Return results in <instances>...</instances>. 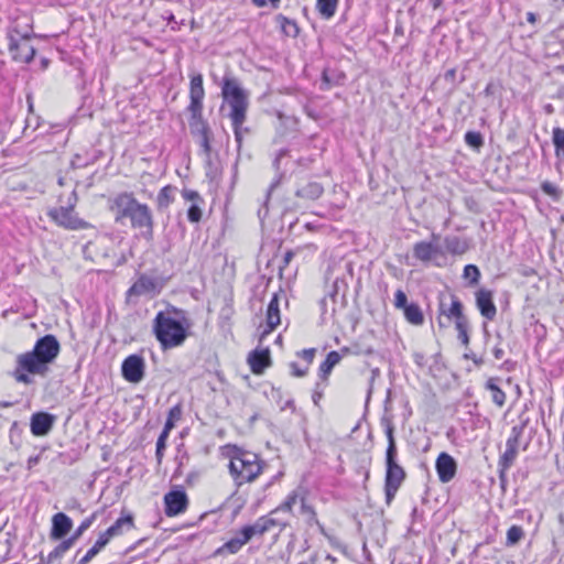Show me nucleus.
<instances>
[{"instance_id": "obj_1", "label": "nucleus", "mask_w": 564, "mask_h": 564, "mask_svg": "<svg viewBox=\"0 0 564 564\" xmlns=\"http://www.w3.org/2000/svg\"><path fill=\"white\" fill-rule=\"evenodd\" d=\"M59 351L61 345L54 335L47 334L39 338L31 351L17 356L13 378L20 383L30 384V375L45 377Z\"/></svg>"}, {"instance_id": "obj_15", "label": "nucleus", "mask_w": 564, "mask_h": 564, "mask_svg": "<svg viewBox=\"0 0 564 564\" xmlns=\"http://www.w3.org/2000/svg\"><path fill=\"white\" fill-rule=\"evenodd\" d=\"M273 514L263 516L257 519V521L253 524L246 525L243 529L247 531V533L252 539L257 535H263L265 532L270 531L272 528L275 527H285L286 523L282 522L275 518L272 517Z\"/></svg>"}, {"instance_id": "obj_18", "label": "nucleus", "mask_w": 564, "mask_h": 564, "mask_svg": "<svg viewBox=\"0 0 564 564\" xmlns=\"http://www.w3.org/2000/svg\"><path fill=\"white\" fill-rule=\"evenodd\" d=\"M182 196L185 200L191 202V206L187 210V218L191 223H198L202 219V205L204 199L196 191L184 189Z\"/></svg>"}, {"instance_id": "obj_46", "label": "nucleus", "mask_w": 564, "mask_h": 564, "mask_svg": "<svg viewBox=\"0 0 564 564\" xmlns=\"http://www.w3.org/2000/svg\"><path fill=\"white\" fill-rule=\"evenodd\" d=\"M543 193L554 198H558L560 191L558 188L551 182H543L541 185Z\"/></svg>"}, {"instance_id": "obj_24", "label": "nucleus", "mask_w": 564, "mask_h": 564, "mask_svg": "<svg viewBox=\"0 0 564 564\" xmlns=\"http://www.w3.org/2000/svg\"><path fill=\"white\" fill-rule=\"evenodd\" d=\"M191 112L189 119V129L193 135L200 137L204 134H210V130L206 121L203 119L202 111L197 113L195 111Z\"/></svg>"}, {"instance_id": "obj_8", "label": "nucleus", "mask_w": 564, "mask_h": 564, "mask_svg": "<svg viewBox=\"0 0 564 564\" xmlns=\"http://www.w3.org/2000/svg\"><path fill=\"white\" fill-rule=\"evenodd\" d=\"M140 204L132 193L123 192L115 196L111 200V209L116 213V220L130 219Z\"/></svg>"}, {"instance_id": "obj_53", "label": "nucleus", "mask_w": 564, "mask_h": 564, "mask_svg": "<svg viewBox=\"0 0 564 564\" xmlns=\"http://www.w3.org/2000/svg\"><path fill=\"white\" fill-rule=\"evenodd\" d=\"M299 355L306 362V366L310 367V365L313 362L314 357H315V349L314 348L303 349Z\"/></svg>"}, {"instance_id": "obj_3", "label": "nucleus", "mask_w": 564, "mask_h": 564, "mask_svg": "<svg viewBox=\"0 0 564 564\" xmlns=\"http://www.w3.org/2000/svg\"><path fill=\"white\" fill-rule=\"evenodd\" d=\"M221 95L229 108L228 117L232 123L236 141L241 144L243 133L247 132V129H243L242 126L247 119L249 108V93L240 85L238 79L225 77Z\"/></svg>"}, {"instance_id": "obj_22", "label": "nucleus", "mask_w": 564, "mask_h": 564, "mask_svg": "<svg viewBox=\"0 0 564 564\" xmlns=\"http://www.w3.org/2000/svg\"><path fill=\"white\" fill-rule=\"evenodd\" d=\"M265 319L268 328L262 333V336L271 333L281 322L278 294H274L268 304Z\"/></svg>"}, {"instance_id": "obj_43", "label": "nucleus", "mask_w": 564, "mask_h": 564, "mask_svg": "<svg viewBox=\"0 0 564 564\" xmlns=\"http://www.w3.org/2000/svg\"><path fill=\"white\" fill-rule=\"evenodd\" d=\"M457 332H458V339L462 341L464 346H467L469 344V336H468V328L469 324L468 321L456 323L455 325Z\"/></svg>"}, {"instance_id": "obj_14", "label": "nucleus", "mask_w": 564, "mask_h": 564, "mask_svg": "<svg viewBox=\"0 0 564 564\" xmlns=\"http://www.w3.org/2000/svg\"><path fill=\"white\" fill-rule=\"evenodd\" d=\"M205 96V90L203 86V76L200 74H196L191 78L189 86V106L188 111H203V99Z\"/></svg>"}, {"instance_id": "obj_10", "label": "nucleus", "mask_w": 564, "mask_h": 564, "mask_svg": "<svg viewBox=\"0 0 564 564\" xmlns=\"http://www.w3.org/2000/svg\"><path fill=\"white\" fill-rule=\"evenodd\" d=\"M165 514L175 517L184 513L188 507V498L184 490H172L164 496Z\"/></svg>"}, {"instance_id": "obj_42", "label": "nucleus", "mask_w": 564, "mask_h": 564, "mask_svg": "<svg viewBox=\"0 0 564 564\" xmlns=\"http://www.w3.org/2000/svg\"><path fill=\"white\" fill-rule=\"evenodd\" d=\"M464 278L468 279L471 284H476L479 281L480 271H479V269L476 265L467 264L464 268Z\"/></svg>"}, {"instance_id": "obj_49", "label": "nucleus", "mask_w": 564, "mask_h": 564, "mask_svg": "<svg viewBox=\"0 0 564 564\" xmlns=\"http://www.w3.org/2000/svg\"><path fill=\"white\" fill-rule=\"evenodd\" d=\"M197 139L204 154L208 156L210 153V134H204L197 137Z\"/></svg>"}, {"instance_id": "obj_63", "label": "nucleus", "mask_w": 564, "mask_h": 564, "mask_svg": "<svg viewBox=\"0 0 564 564\" xmlns=\"http://www.w3.org/2000/svg\"><path fill=\"white\" fill-rule=\"evenodd\" d=\"M485 95L489 96L492 94V85L488 84L484 90Z\"/></svg>"}, {"instance_id": "obj_6", "label": "nucleus", "mask_w": 564, "mask_h": 564, "mask_svg": "<svg viewBox=\"0 0 564 564\" xmlns=\"http://www.w3.org/2000/svg\"><path fill=\"white\" fill-rule=\"evenodd\" d=\"M74 196V203H69L66 207H54L48 209L47 216L59 227H63L68 230H78L85 229L88 227V224L80 219L74 212L76 195Z\"/></svg>"}, {"instance_id": "obj_32", "label": "nucleus", "mask_w": 564, "mask_h": 564, "mask_svg": "<svg viewBox=\"0 0 564 564\" xmlns=\"http://www.w3.org/2000/svg\"><path fill=\"white\" fill-rule=\"evenodd\" d=\"M133 525V519L131 516H126L119 518L111 527H109L108 534H112L113 536L122 533L123 528L130 529Z\"/></svg>"}, {"instance_id": "obj_52", "label": "nucleus", "mask_w": 564, "mask_h": 564, "mask_svg": "<svg viewBox=\"0 0 564 564\" xmlns=\"http://www.w3.org/2000/svg\"><path fill=\"white\" fill-rule=\"evenodd\" d=\"M113 535L112 534H108V530H106L105 532L100 533L99 534V538L98 540L95 542V544L100 549L102 550L107 544L108 542L110 541V539L112 538Z\"/></svg>"}, {"instance_id": "obj_2", "label": "nucleus", "mask_w": 564, "mask_h": 564, "mask_svg": "<svg viewBox=\"0 0 564 564\" xmlns=\"http://www.w3.org/2000/svg\"><path fill=\"white\" fill-rule=\"evenodd\" d=\"M189 328L186 312L175 306L160 311L152 323V332L163 350L182 346Z\"/></svg>"}, {"instance_id": "obj_19", "label": "nucleus", "mask_w": 564, "mask_h": 564, "mask_svg": "<svg viewBox=\"0 0 564 564\" xmlns=\"http://www.w3.org/2000/svg\"><path fill=\"white\" fill-rule=\"evenodd\" d=\"M73 528L72 519L63 513H55L52 518L51 538L54 540H61L67 535Z\"/></svg>"}, {"instance_id": "obj_47", "label": "nucleus", "mask_w": 564, "mask_h": 564, "mask_svg": "<svg viewBox=\"0 0 564 564\" xmlns=\"http://www.w3.org/2000/svg\"><path fill=\"white\" fill-rule=\"evenodd\" d=\"M101 550L94 544L87 553L79 560L78 564H88Z\"/></svg>"}, {"instance_id": "obj_33", "label": "nucleus", "mask_w": 564, "mask_h": 564, "mask_svg": "<svg viewBox=\"0 0 564 564\" xmlns=\"http://www.w3.org/2000/svg\"><path fill=\"white\" fill-rule=\"evenodd\" d=\"M445 248L453 254H462L466 251V243L458 237H446L444 240Z\"/></svg>"}, {"instance_id": "obj_17", "label": "nucleus", "mask_w": 564, "mask_h": 564, "mask_svg": "<svg viewBox=\"0 0 564 564\" xmlns=\"http://www.w3.org/2000/svg\"><path fill=\"white\" fill-rule=\"evenodd\" d=\"M476 305L480 314L488 321L497 315V308L492 300V292L481 289L476 293Z\"/></svg>"}, {"instance_id": "obj_5", "label": "nucleus", "mask_w": 564, "mask_h": 564, "mask_svg": "<svg viewBox=\"0 0 564 564\" xmlns=\"http://www.w3.org/2000/svg\"><path fill=\"white\" fill-rule=\"evenodd\" d=\"M394 426L392 423H386V435L388 440V447L386 452V484L401 486L405 478L404 469L397 462V445L394 440Z\"/></svg>"}, {"instance_id": "obj_59", "label": "nucleus", "mask_w": 564, "mask_h": 564, "mask_svg": "<svg viewBox=\"0 0 564 564\" xmlns=\"http://www.w3.org/2000/svg\"><path fill=\"white\" fill-rule=\"evenodd\" d=\"M164 451H165V448H160L159 449V447H156L155 457H156V460H158L159 464H161V462L163 459Z\"/></svg>"}, {"instance_id": "obj_23", "label": "nucleus", "mask_w": 564, "mask_h": 564, "mask_svg": "<svg viewBox=\"0 0 564 564\" xmlns=\"http://www.w3.org/2000/svg\"><path fill=\"white\" fill-rule=\"evenodd\" d=\"M248 362L253 373L260 375L270 364L269 350L252 351L248 357Z\"/></svg>"}, {"instance_id": "obj_50", "label": "nucleus", "mask_w": 564, "mask_h": 564, "mask_svg": "<svg viewBox=\"0 0 564 564\" xmlns=\"http://www.w3.org/2000/svg\"><path fill=\"white\" fill-rule=\"evenodd\" d=\"M399 488H400V486H398V485L384 482V494H386V500H387L388 505L392 501V499L394 498Z\"/></svg>"}, {"instance_id": "obj_35", "label": "nucleus", "mask_w": 564, "mask_h": 564, "mask_svg": "<svg viewBox=\"0 0 564 564\" xmlns=\"http://www.w3.org/2000/svg\"><path fill=\"white\" fill-rule=\"evenodd\" d=\"M174 188L172 186H164L158 195L159 208H166L173 202Z\"/></svg>"}, {"instance_id": "obj_54", "label": "nucleus", "mask_w": 564, "mask_h": 564, "mask_svg": "<svg viewBox=\"0 0 564 564\" xmlns=\"http://www.w3.org/2000/svg\"><path fill=\"white\" fill-rule=\"evenodd\" d=\"M235 538L240 542L241 546H243L251 540L250 535L243 528L236 533Z\"/></svg>"}, {"instance_id": "obj_40", "label": "nucleus", "mask_w": 564, "mask_h": 564, "mask_svg": "<svg viewBox=\"0 0 564 564\" xmlns=\"http://www.w3.org/2000/svg\"><path fill=\"white\" fill-rule=\"evenodd\" d=\"M523 433V426L516 425L511 429V434L506 442V447H511L519 451L520 437Z\"/></svg>"}, {"instance_id": "obj_48", "label": "nucleus", "mask_w": 564, "mask_h": 564, "mask_svg": "<svg viewBox=\"0 0 564 564\" xmlns=\"http://www.w3.org/2000/svg\"><path fill=\"white\" fill-rule=\"evenodd\" d=\"M394 305L397 308H402V310H404L409 305L406 295L402 290H398L395 292Z\"/></svg>"}, {"instance_id": "obj_51", "label": "nucleus", "mask_w": 564, "mask_h": 564, "mask_svg": "<svg viewBox=\"0 0 564 564\" xmlns=\"http://www.w3.org/2000/svg\"><path fill=\"white\" fill-rule=\"evenodd\" d=\"M290 368L294 377H304L308 370V366L300 367L296 362H291Z\"/></svg>"}, {"instance_id": "obj_13", "label": "nucleus", "mask_w": 564, "mask_h": 564, "mask_svg": "<svg viewBox=\"0 0 564 564\" xmlns=\"http://www.w3.org/2000/svg\"><path fill=\"white\" fill-rule=\"evenodd\" d=\"M435 468L438 479L446 484L455 477L457 463L449 454L443 452L436 458Z\"/></svg>"}, {"instance_id": "obj_20", "label": "nucleus", "mask_w": 564, "mask_h": 564, "mask_svg": "<svg viewBox=\"0 0 564 564\" xmlns=\"http://www.w3.org/2000/svg\"><path fill=\"white\" fill-rule=\"evenodd\" d=\"M440 312L441 314L445 315L448 318H455V324L468 321L463 313L462 302L454 294L451 295V305L448 307L446 306L443 300L441 301Z\"/></svg>"}, {"instance_id": "obj_11", "label": "nucleus", "mask_w": 564, "mask_h": 564, "mask_svg": "<svg viewBox=\"0 0 564 564\" xmlns=\"http://www.w3.org/2000/svg\"><path fill=\"white\" fill-rule=\"evenodd\" d=\"M133 228H145L144 237L151 239L153 236V216L152 212L145 204H140L130 217Z\"/></svg>"}, {"instance_id": "obj_44", "label": "nucleus", "mask_w": 564, "mask_h": 564, "mask_svg": "<svg viewBox=\"0 0 564 564\" xmlns=\"http://www.w3.org/2000/svg\"><path fill=\"white\" fill-rule=\"evenodd\" d=\"M465 142L473 148H480L484 141L479 132L468 131L465 134Z\"/></svg>"}, {"instance_id": "obj_30", "label": "nucleus", "mask_w": 564, "mask_h": 564, "mask_svg": "<svg viewBox=\"0 0 564 564\" xmlns=\"http://www.w3.org/2000/svg\"><path fill=\"white\" fill-rule=\"evenodd\" d=\"M341 356L337 351H330L326 356V359L319 366V372L323 378H326L333 370V368L339 364Z\"/></svg>"}, {"instance_id": "obj_57", "label": "nucleus", "mask_w": 564, "mask_h": 564, "mask_svg": "<svg viewBox=\"0 0 564 564\" xmlns=\"http://www.w3.org/2000/svg\"><path fill=\"white\" fill-rule=\"evenodd\" d=\"M280 1H281V0H252V2H253L257 7H259V8H263V7H265L268 3H271V6H272L273 8H278V7H279V4H280Z\"/></svg>"}, {"instance_id": "obj_28", "label": "nucleus", "mask_w": 564, "mask_h": 564, "mask_svg": "<svg viewBox=\"0 0 564 564\" xmlns=\"http://www.w3.org/2000/svg\"><path fill=\"white\" fill-rule=\"evenodd\" d=\"M339 0H317L316 9L324 19H330L335 15Z\"/></svg>"}, {"instance_id": "obj_45", "label": "nucleus", "mask_w": 564, "mask_h": 564, "mask_svg": "<svg viewBox=\"0 0 564 564\" xmlns=\"http://www.w3.org/2000/svg\"><path fill=\"white\" fill-rule=\"evenodd\" d=\"M95 519H96V514L94 513L90 517L83 520V522L79 524L77 530L74 532L73 538L75 540L79 539L82 536V534L91 527Z\"/></svg>"}, {"instance_id": "obj_61", "label": "nucleus", "mask_w": 564, "mask_h": 564, "mask_svg": "<svg viewBox=\"0 0 564 564\" xmlns=\"http://www.w3.org/2000/svg\"><path fill=\"white\" fill-rule=\"evenodd\" d=\"M286 154V150H281L279 152V154L276 155L275 160H274V165L278 167L279 165V162L281 160L282 156H284Z\"/></svg>"}, {"instance_id": "obj_12", "label": "nucleus", "mask_w": 564, "mask_h": 564, "mask_svg": "<svg viewBox=\"0 0 564 564\" xmlns=\"http://www.w3.org/2000/svg\"><path fill=\"white\" fill-rule=\"evenodd\" d=\"M9 51L13 59L22 63H30L35 54L34 47L31 45L28 36H22L20 40L10 39Z\"/></svg>"}, {"instance_id": "obj_37", "label": "nucleus", "mask_w": 564, "mask_h": 564, "mask_svg": "<svg viewBox=\"0 0 564 564\" xmlns=\"http://www.w3.org/2000/svg\"><path fill=\"white\" fill-rule=\"evenodd\" d=\"M553 143L555 147L556 156L564 158V129H553Z\"/></svg>"}, {"instance_id": "obj_9", "label": "nucleus", "mask_w": 564, "mask_h": 564, "mask_svg": "<svg viewBox=\"0 0 564 564\" xmlns=\"http://www.w3.org/2000/svg\"><path fill=\"white\" fill-rule=\"evenodd\" d=\"M144 359L139 355L128 356L121 366L122 377L131 383H139L144 377Z\"/></svg>"}, {"instance_id": "obj_31", "label": "nucleus", "mask_w": 564, "mask_h": 564, "mask_svg": "<svg viewBox=\"0 0 564 564\" xmlns=\"http://www.w3.org/2000/svg\"><path fill=\"white\" fill-rule=\"evenodd\" d=\"M486 388L491 392L492 402L499 408L506 403L505 392L496 384L495 379H489L486 383Z\"/></svg>"}, {"instance_id": "obj_58", "label": "nucleus", "mask_w": 564, "mask_h": 564, "mask_svg": "<svg viewBox=\"0 0 564 564\" xmlns=\"http://www.w3.org/2000/svg\"><path fill=\"white\" fill-rule=\"evenodd\" d=\"M492 354L497 360L502 359V357L505 356L503 349L498 346L494 348Z\"/></svg>"}, {"instance_id": "obj_29", "label": "nucleus", "mask_w": 564, "mask_h": 564, "mask_svg": "<svg viewBox=\"0 0 564 564\" xmlns=\"http://www.w3.org/2000/svg\"><path fill=\"white\" fill-rule=\"evenodd\" d=\"M406 321L413 325H422L424 322L423 313L417 304L411 303L404 310Z\"/></svg>"}, {"instance_id": "obj_34", "label": "nucleus", "mask_w": 564, "mask_h": 564, "mask_svg": "<svg viewBox=\"0 0 564 564\" xmlns=\"http://www.w3.org/2000/svg\"><path fill=\"white\" fill-rule=\"evenodd\" d=\"M181 416H182L181 405L177 404V405H174L173 408H171L169 411L167 419H166L163 430L170 433L174 429L175 423L181 419Z\"/></svg>"}, {"instance_id": "obj_4", "label": "nucleus", "mask_w": 564, "mask_h": 564, "mask_svg": "<svg viewBox=\"0 0 564 564\" xmlns=\"http://www.w3.org/2000/svg\"><path fill=\"white\" fill-rule=\"evenodd\" d=\"M229 474L237 487L253 482L262 473L263 465L259 456L237 446L227 447Z\"/></svg>"}, {"instance_id": "obj_26", "label": "nucleus", "mask_w": 564, "mask_h": 564, "mask_svg": "<svg viewBox=\"0 0 564 564\" xmlns=\"http://www.w3.org/2000/svg\"><path fill=\"white\" fill-rule=\"evenodd\" d=\"M518 452L519 451H517L514 448L506 447V451L500 456L498 465H499L501 480L505 478L506 471L513 465V463L518 456Z\"/></svg>"}, {"instance_id": "obj_60", "label": "nucleus", "mask_w": 564, "mask_h": 564, "mask_svg": "<svg viewBox=\"0 0 564 564\" xmlns=\"http://www.w3.org/2000/svg\"><path fill=\"white\" fill-rule=\"evenodd\" d=\"M527 21L531 24H534L536 22V15L533 12L527 13Z\"/></svg>"}, {"instance_id": "obj_27", "label": "nucleus", "mask_w": 564, "mask_h": 564, "mask_svg": "<svg viewBox=\"0 0 564 564\" xmlns=\"http://www.w3.org/2000/svg\"><path fill=\"white\" fill-rule=\"evenodd\" d=\"M301 499H304V497L301 496V494L297 490H293L292 492H290L288 495L285 500L278 508H275L273 511H271V514H275L280 511L292 512L293 507L295 505H297V503L301 505Z\"/></svg>"}, {"instance_id": "obj_41", "label": "nucleus", "mask_w": 564, "mask_h": 564, "mask_svg": "<svg viewBox=\"0 0 564 564\" xmlns=\"http://www.w3.org/2000/svg\"><path fill=\"white\" fill-rule=\"evenodd\" d=\"M524 535L523 529L519 525H512L507 531V544H517Z\"/></svg>"}, {"instance_id": "obj_62", "label": "nucleus", "mask_w": 564, "mask_h": 564, "mask_svg": "<svg viewBox=\"0 0 564 564\" xmlns=\"http://www.w3.org/2000/svg\"><path fill=\"white\" fill-rule=\"evenodd\" d=\"M466 358H470V356L466 355ZM471 359L477 366H480L484 362L481 358H477L475 356H473Z\"/></svg>"}, {"instance_id": "obj_38", "label": "nucleus", "mask_w": 564, "mask_h": 564, "mask_svg": "<svg viewBox=\"0 0 564 564\" xmlns=\"http://www.w3.org/2000/svg\"><path fill=\"white\" fill-rule=\"evenodd\" d=\"M300 513L305 518L308 525L318 523L314 509L305 502V499H301Z\"/></svg>"}, {"instance_id": "obj_64", "label": "nucleus", "mask_w": 564, "mask_h": 564, "mask_svg": "<svg viewBox=\"0 0 564 564\" xmlns=\"http://www.w3.org/2000/svg\"><path fill=\"white\" fill-rule=\"evenodd\" d=\"M431 3H432L434 9H437V8L441 7L442 0H431Z\"/></svg>"}, {"instance_id": "obj_7", "label": "nucleus", "mask_w": 564, "mask_h": 564, "mask_svg": "<svg viewBox=\"0 0 564 564\" xmlns=\"http://www.w3.org/2000/svg\"><path fill=\"white\" fill-rule=\"evenodd\" d=\"M431 238V241H419L413 246V256L421 262L427 263L444 254L438 243L440 235L432 234Z\"/></svg>"}, {"instance_id": "obj_56", "label": "nucleus", "mask_w": 564, "mask_h": 564, "mask_svg": "<svg viewBox=\"0 0 564 564\" xmlns=\"http://www.w3.org/2000/svg\"><path fill=\"white\" fill-rule=\"evenodd\" d=\"M169 435H170V433L164 430L161 432V434L156 441V447H159V449L166 448V441L169 438Z\"/></svg>"}, {"instance_id": "obj_25", "label": "nucleus", "mask_w": 564, "mask_h": 564, "mask_svg": "<svg viewBox=\"0 0 564 564\" xmlns=\"http://www.w3.org/2000/svg\"><path fill=\"white\" fill-rule=\"evenodd\" d=\"M324 188L323 186L317 182H310L305 184L304 186L297 188L296 196L306 198V199H317L323 194Z\"/></svg>"}, {"instance_id": "obj_36", "label": "nucleus", "mask_w": 564, "mask_h": 564, "mask_svg": "<svg viewBox=\"0 0 564 564\" xmlns=\"http://www.w3.org/2000/svg\"><path fill=\"white\" fill-rule=\"evenodd\" d=\"M276 20H278L282 31L286 35H291V36H296L297 35L299 28H297L296 23L293 20H290V19H288L286 17H283V15H278Z\"/></svg>"}, {"instance_id": "obj_16", "label": "nucleus", "mask_w": 564, "mask_h": 564, "mask_svg": "<svg viewBox=\"0 0 564 564\" xmlns=\"http://www.w3.org/2000/svg\"><path fill=\"white\" fill-rule=\"evenodd\" d=\"M55 416L46 412L34 413L31 417V432L34 436H45L53 429Z\"/></svg>"}, {"instance_id": "obj_55", "label": "nucleus", "mask_w": 564, "mask_h": 564, "mask_svg": "<svg viewBox=\"0 0 564 564\" xmlns=\"http://www.w3.org/2000/svg\"><path fill=\"white\" fill-rule=\"evenodd\" d=\"M75 539L73 538V535L67 539V540H64L57 547H56V551L57 552H66L67 550H69L73 544L75 543Z\"/></svg>"}, {"instance_id": "obj_21", "label": "nucleus", "mask_w": 564, "mask_h": 564, "mask_svg": "<svg viewBox=\"0 0 564 564\" xmlns=\"http://www.w3.org/2000/svg\"><path fill=\"white\" fill-rule=\"evenodd\" d=\"M155 288L156 282L154 279L148 275H141L128 290L127 295L132 297L150 294L155 291Z\"/></svg>"}, {"instance_id": "obj_39", "label": "nucleus", "mask_w": 564, "mask_h": 564, "mask_svg": "<svg viewBox=\"0 0 564 564\" xmlns=\"http://www.w3.org/2000/svg\"><path fill=\"white\" fill-rule=\"evenodd\" d=\"M242 549L240 542L234 536L217 550V554H236Z\"/></svg>"}]
</instances>
